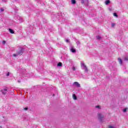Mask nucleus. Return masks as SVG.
I'll return each instance as SVG.
<instances>
[{
  "label": "nucleus",
  "mask_w": 128,
  "mask_h": 128,
  "mask_svg": "<svg viewBox=\"0 0 128 128\" xmlns=\"http://www.w3.org/2000/svg\"><path fill=\"white\" fill-rule=\"evenodd\" d=\"M80 66L82 70H83L85 72H88V67L86 66L84 63L82 62Z\"/></svg>",
  "instance_id": "f257e3e1"
},
{
  "label": "nucleus",
  "mask_w": 128,
  "mask_h": 128,
  "mask_svg": "<svg viewBox=\"0 0 128 128\" xmlns=\"http://www.w3.org/2000/svg\"><path fill=\"white\" fill-rule=\"evenodd\" d=\"M98 118L100 120V121L102 122V118H104V114H102V113H98V114L97 116Z\"/></svg>",
  "instance_id": "f03ea898"
},
{
  "label": "nucleus",
  "mask_w": 128,
  "mask_h": 128,
  "mask_svg": "<svg viewBox=\"0 0 128 128\" xmlns=\"http://www.w3.org/2000/svg\"><path fill=\"white\" fill-rule=\"evenodd\" d=\"M74 86H77V88H80V84H78V82H74Z\"/></svg>",
  "instance_id": "7ed1b4c3"
},
{
  "label": "nucleus",
  "mask_w": 128,
  "mask_h": 128,
  "mask_svg": "<svg viewBox=\"0 0 128 128\" xmlns=\"http://www.w3.org/2000/svg\"><path fill=\"white\" fill-rule=\"evenodd\" d=\"M2 92L3 94H6V93L8 92V89L6 88H4L2 90Z\"/></svg>",
  "instance_id": "20e7f679"
},
{
  "label": "nucleus",
  "mask_w": 128,
  "mask_h": 128,
  "mask_svg": "<svg viewBox=\"0 0 128 128\" xmlns=\"http://www.w3.org/2000/svg\"><path fill=\"white\" fill-rule=\"evenodd\" d=\"M17 54L18 56H22V50L21 49L20 50L18 51Z\"/></svg>",
  "instance_id": "39448f33"
},
{
  "label": "nucleus",
  "mask_w": 128,
  "mask_h": 128,
  "mask_svg": "<svg viewBox=\"0 0 128 128\" xmlns=\"http://www.w3.org/2000/svg\"><path fill=\"white\" fill-rule=\"evenodd\" d=\"M118 62L121 66L122 64V60L120 58H118Z\"/></svg>",
  "instance_id": "423d86ee"
},
{
  "label": "nucleus",
  "mask_w": 128,
  "mask_h": 128,
  "mask_svg": "<svg viewBox=\"0 0 128 128\" xmlns=\"http://www.w3.org/2000/svg\"><path fill=\"white\" fill-rule=\"evenodd\" d=\"M96 39L98 40H102V37L100 36H96Z\"/></svg>",
  "instance_id": "0eeeda50"
},
{
  "label": "nucleus",
  "mask_w": 128,
  "mask_h": 128,
  "mask_svg": "<svg viewBox=\"0 0 128 128\" xmlns=\"http://www.w3.org/2000/svg\"><path fill=\"white\" fill-rule=\"evenodd\" d=\"M9 32L10 34H14V30H12V29H9Z\"/></svg>",
  "instance_id": "6e6552de"
},
{
  "label": "nucleus",
  "mask_w": 128,
  "mask_h": 128,
  "mask_svg": "<svg viewBox=\"0 0 128 128\" xmlns=\"http://www.w3.org/2000/svg\"><path fill=\"white\" fill-rule=\"evenodd\" d=\"M108 128H116V127L112 125H110L108 126Z\"/></svg>",
  "instance_id": "1a4fd4ad"
},
{
  "label": "nucleus",
  "mask_w": 128,
  "mask_h": 128,
  "mask_svg": "<svg viewBox=\"0 0 128 128\" xmlns=\"http://www.w3.org/2000/svg\"><path fill=\"white\" fill-rule=\"evenodd\" d=\"M110 0H106L105 2V4H110Z\"/></svg>",
  "instance_id": "9d476101"
},
{
  "label": "nucleus",
  "mask_w": 128,
  "mask_h": 128,
  "mask_svg": "<svg viewBox=\"0 0 128 128\" xmlns=\"http://www.w3.org/2000/svg\"><path fill=\"white\" fill-rule=\"evenodd\" d=\"M72 98H74V100H76V94H74L73 95H72Z\"/></svg>",
  "instance_id": "9b49d317"
},
{
  "label": "nucleus",
  "mask_w": 128,
  "mask_h": 128,
  "mask_svg": "<svg viewBox=\"0 0 128 128\" xmlns=\"http://www.w3.org/2000/svg\"><path fill=\"white\" fill-rule=\"evenodd\" d=\"M71 2L72 4H76V0H72Z\"/></svg>",
  "instance_id": "f8f14e48"
},
{
  "label": "nucleus",
  "mask_w": 128,
  "mask_h": 128,
  "mask_svg": "<svg viewBox=\"0 0 128 128\" xmlns=\"http://www.w3.org/2000/svg\"><path fill=\"white\" fill-rule=\"evenodd\" d=\"M62 66V62H59L58 64V66Z\"/></svg>",
  "instance_id": "ddd939ff"
},
{
  "label": "nucleus",
  "mask_w": 128,
  "mask_h": 128,
  "mask_svg": "<svg viewBox=\"0 0 128 128\" xmlns=\"http://www.w3.org/2000/svg\"><path fill=\"white\" fill-rule=\"evenodd\" d=\"M71 52H76V50L74 49V48H72L71 49Z\"/></svg>",
  "instance_id": "4468645a"
},
{
  "label": "nucleus",
  "mask_w": 128,
  "mask_h": 128,
  "mask_svg": "<svg viewBox=\"0 0 128 128\" xmlns=\"http://www.w3.org/2000/svg\"><path fill=\"white\" fill-rule=\"evenodd\" d=\"M128 110V108H125L123 110L124 112H126Z\"/></svg>",
  "instance_id": "2eb2a0df"
},
{
  "label": "nucleus",
  "mask_w": 128,
  "mask_h": 128,
  "mask_svg": "<svg viewBox=\"0 0 128 128\" xmlns=\"http://www.w3.org/2000/svg\"><path fill=\"white\" fill-rule=\"evenodd\" d=\"M18 56V54L16 52V54H14L13 56Z\"/></svg>",
  "instance_id": "dca6fc26"
},
{
  "label": "nucleus",
  "mask_w": 128,
  "mask_h": 128,
  "mask_svg": "<svg viewBox=\"0 0 128 128\" xmlns=\"http://www.w3.org/2000/svg\"><path fill=\"white\" fill-rule=\"evenodd\" d=\"M114 16H116V18H118V16L116 14V13H114Z\"/></svg>",
  "instance_id": "f3484780"
},
{
  "label": "nucleus",
  "mask_w": 128,
  "mask_h": 128,
  "mask_svg": "<svg viewBox=\"0 0 128 128\" xmlns=\"http://www.w3.org/2000/svg\"><path fill=\"white\" fill-rule=\"evenodd\" d=\"M114 26H116V24H114V23H112V28H114Z\"/></svg>",
  "instance_id": "a211bd4d"
},
{
  "label": "nucleus",
  "mask_w": 128,
  "mask_h": 128,
  "mask_svg": "<svg viewBox=\"0 0 128 128\" xmlns=\"http://www.w3.org/2000/svg\"><path fill=\"white\" fill-rule=\"evenodd\" d=\"M124 60L128 61V57H125L124 58Z\"/></svg>",
  "instance_id": "6ab92c4d"
},
{
  "label": "nucleus",
  "mask_w": 128,
  "mask_h": 128,
  "mask_svg": "<svg viewBox=\"0 0 128 128\" xmlns=\"http://www.w3.org/2000/svg\"><path fill=\"white\" fill-rule=\"evenodd\" d=\"M72 70H76V67L73 66L72 68Z\"/></svg>",
  "instance_id": "aec40b11"
},
{
  "label": "nucleus",
  "mask_w": 128,
  "mask_h": 128,
  "mask_svg": "<svg viewBox=\"0 0 128 128\" xmlns=\"http://www.w3.org/2000/svg\"><path fill=\"white\" fill-rule=\"evenodd\" d=\"M19 20H20V22H22V18H20L19 19Z\"/></svg>",
  "instance_id": "412c9836"
},
{
  "label": "nucleus",
  "mask_w": 128,
  "mask_h": 128,
  "mask_svg": "<svg viewBox=\"0 0 128 128\" xmlns=\"http://www.w3.org/2000/svg\"><path fill=\"white\" fill-rule=\"evenodd\" d=\"M96 108H100V106H96Z\"/></svg>",
  "instance_id": "4be33fe9"
},
{
  "label": "nucleus",
  "mask_w": 128,
  "mask_h": 128,
  "mask_svg": "<svg viewBox=\"0 0 128 128\" xmlns=\"http://www.w3.org/2000/svg\"><path fill=\"white\" fill-rule=\"evenodd\" d=\"M24 110H28V108L26 107V108H24Z\"/></svg>",
  "instance_id": "5701e85b"
},
{
  "label": "nucleus",
  "mask_w": 128,
  "mask_h": 128,
  "mask_svg": "<svg viewBox=\"0 0 128 128\" xmlns=\"http://www.w3.org/2000/svg\"><path fill=\"white\" fill-rule=\"evenodd\" d=\"M10 76V72H7V74H6V76Z\"/></svg>",
  "instance_id": "b1692460"
},
{
  "label": "nucleus",
  "mask_w": 128,
  "mask_h": 128,
  "mask_svg": "<svg viewBox=\"0 0 128 128\" xmlns=\"http://www.w3.org/2000/svg\"><path fill=\"white\" fill-rule=\"evenodd\" d=\"M2 44H6V41H4H4H2Z\"/></svg>",
  "instance_id": "393cba45"
},
{
  "label": "nucleus",
  "mask_w": 128,
  "mask_h": 128,
  "mask_svg": "<svg viewBox=\"0 0 128 128\" xmlns=\"http://www.w3.org/2000/svg\"><path fill=\"white\" fill-rule=\"evenodd\" d=\"M66 42H69L68 40L66 39Z\"/></svg>",
  "instance_id": "a878e982"
},
{
  "label": "nucleus",
  "mask_w": 128,
  "mask_h": 128,
  "mask_svg": "<svg viewBox=\"0 0 128 128\" xmlns=\"http://www.w3.org/2000/svg\"><path fill=\"white\" fill-rule=\"evenodd\" d=\"M0 10H1V12H4V9L1 8V9H0Z\"/></svg>",
  "instance_id": "bb28decb"
}]
</instances>
